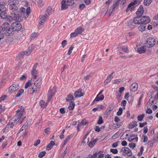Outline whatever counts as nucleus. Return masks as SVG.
I'll return each instance as SVG.
<instances>
[{
  "mask_svg": "<svg viewBox=\"0 0 158 158\" xmlns=\"http://www.w3.org/2000/svg\"><path fill=\"white\" fill-rule=\"evenodd\" d=\"M5 3V1L4 0H0V11H5L6 10Z\"/></svg>",
  "mask_w": 158,
  "mask_h": 158,
  "instance_id": "nucleus-18",
  "label": "nucleus"
},
{
  "mask_svg": "<svg viewBox=\"0 0 158 158\" xmlns=\"http://www.w3.org/2000/svg\"><path fill=\"white\" fill-rule=\"evenodd\" d=\"M37 67V64H36L33 66L32 69L31 71V74L33 78L36 79L38 76L37 71L36 70Z\"/></svg>",
  "mask_w": 158,
  "mask_h": 158,
  "instance_id": "nucleus-11",
  "label": "nucleus"
},
{
  "mask_svg": "<svg viewBox=\"0 0 158 158\" xmlns=\"http://www.w3.org/2000/svg\"><path fill=\"white\" fill-rule=\"evenodd\" d=\"M32 85L31 81V80H29L25 84V89H27L29 87Z\"/></svg>",
  "mask_w": 158,
  "mask_h": 158,
  "instance_id": "nucleus-40",
  "label": "nucleus"
},
{
  "mask_svg": "<svg viewBox=\"0 0 158 158\" xmlns=\"http://www.w3.org/2000/svg\"><path fill=\"white\" fill-rule=\"evenodd\" d=\"M119 133L117 132L112 136V138L113 139H115L118 138L119 136Z\"/></svg>",
  "mask_w": 158,
  "mask_h": 158,
  "instance_id": "nucleus-58",
  "label": "nucleus"
},
{
  "mask_svg": "<svg viewBox=\"0 0 158 158\" xmlns=\"http://www.w3.org/2000/svg\"><path fill=\"white\" fill-rule=\"evenodd\" d=\"M137 125V122L135 121H133L130 123L128 127L129 128L131 129L135 127Z\"/></svg>",
  "mask_w": 158,
  "mask_h": 158,
  "instance_id": "nucleus-27",
  "label": "nucleus"
},
{
  "mask_svg": "<svg viewBox=\"0 0 158 158\" xmlns=\"http://www.w3.org/2000/svg\"><path fill=\"white\" fill-rule=\"evenodd\" d=\"M66 1L65 0H63L61 2V10L66 9L68 6L67 4L66 3Z\"/></svg>",
  "mask_w": 158,
  "mask_h": 158,
  "instance_id": "nucleus-20",
  "label": "nucleus"
},
{
  "mask_svg": "<svg viewBox=\"0 0 158 158\" xmlns=\"http://www.w3.org/2000/svg\"><path fill=\"white\" fill-rule=\"evenodd\" d=\"M133 20H130L127 23V26L131 28H133L135 26L134 24L133 23Z\"/></svg>",
  "mask_w": 158,
  "mask_h": 158,
  "instance_id": "nucleus-29",
  "label": "nucleus"
},
{
  "mask_svg": "<svg viewBox=\"0 0 158 158\" xmlns=\"http://www.w3.org/2000/svg\"><path fill=\"white\" fill-rule=\"evenodd\" d=\"M7 96L6 95H2L1 97H0V102L2 101H4Z\"/></svg>",
  "mask_w": 158,
  "mask_h": 158,
  "instance_id": "nucleus-56",
  "label": "nucleus"
},
{
  "mask_svg": "<svg viewBox=\"0 0 158 158\" xmlns=\"http://www.w3.org/2000/svg\"><path fill=\"white\" fill-rule=\"evenodd\" d=\"M42 79L39 78L35 81L32 88H29L28 89V92L29 90H30L32 91L31 94H38L39 93L40 85L42 84Z\"/></svg>",
  "mask_w": 158,
  "mask_h": 158,
  "instance_id": "nucleus-3",
  "label": "nucleus"
},
{
  "mask_svg": "<svg viewBox=\"0 0 158 158\" xmlns=\"http://www.w3.org/2000/svg\"><path fill=\"white\" fill-rule=\"evenodd\" d=\"M110 152L113 154H116L118 153V151L116 149H111Z\"/></svg>",
  "mask_w": 158,
  "mask_h": 158,
  "instance_id": "nucleus-55",
  "label": "nucleus"
},
{
  "mask_svg": "<svg viewBox=\"0 0 158 158\" xmlns=\"http://www.w3.org/2000/svg\"><path fill=\"white\" fill-rule=\"evenodd\" d=\"M24 90L23 89H20L17 92L15 95V97H19L21 95L23 92Z\"/></svg>",
  "mask_w": 158,
  "mask_h": 158,
  "instance_id": "nucleus-37",
  "label": "nucleus"
},
{
  "mask_svg": "<svg viewBox=\"0 0 158 158\" xmlns=\"http://www.w3.org/2000/svg\"><path fill=\"white\" fill-rule=\"evenodd\" d=\"M19 88V84L17 83H15L11 85L9 88V91L10 93H12Z\"/></svg>",
  "mask_w": 158,
  "mask_h": 158,
  "instance_id": "nucleus-12",
  "label": "nucleus"
},
{
  "mask_svg": "<svg viewBox=\"0 0 158 158\" xmlns=\"http://www.w3.org/2000/svg\"><path fill=\"white\" fill-rule=\"evenodd\" d=\"M56 91V90L54 89H50L49 90L48 94V99L49 100H50L55 94Z\"/></svg>",
  "mask_w": 158,
  "mask_h": 158,
  "instance_id": "nucleus-15",
  "label": "nucleus"
},
{
  "mask_svg": "<svg viewBox=\"0 0 158 158\" xmlns=\"http://www.w3.org/2000/svg\"><path fill=\"white\" fill-rule=\"evenodd\" d=\"M123 109L122 108H120L119 109L118 111L117 112V115L118 116L121 115L122 113Z\"/></svg>",
  "mask_w": 158,
  "mask_h": 158,
  "instance_id": "nucleus-54",
  "label": "nucleus"
},
{
  "mask_svg": "<svg viewBox=\"0 0 158 158\" xmlns=\"http://www.w3.org/2000/svg\"><path fill=\"white\" fill-rule=\"evenodd\" d=\"M38 36V32H33L31 35L30 37V39L32 40L36 38Z\"/></svg>",
  "mask_w": 158,
  "mask_h": 158,
  "instance_id": "nucleus-35",
  "label": "nucleus"
},
{
  "mask_svg": "<svg viewBox=\"0 0 158 158\" xmlns=\"http://www.w3.org/2000/svg\"><path fill=\"white\" fill-rule=\"evenodd\" d=\"M1 11L0 14V16L2 19H6L7 17V15L5 11Z\"/></svg>",
  "mask_w": 158,
  "mask_h": 158,
  "instance_id": "nucleus-34",
  "label": "nucleus"
},
{
  "mask_svg": "<svg viewBox=\"0 0 158 158\" xmlns=\"http://www.w3.org/2000/svg\"><path fill=\"white\" fill-rule=\"evenodd\" d=\"M40 139L37 140L35 142L34 145L35 146H36L40 143Z\"/></svg>",
  "mask_w": 158,
  "mask_h": 158,
  "instance_id": "nucleus-62",
  "label": "nucleus"
},
{
  "mask_svg": "<svg viewBox=\"0 0 158 158\" xmlns=\"http://www.w3.org/2000/svg\"><path fill=\"white\" fill-rule=\"evenodd\" d=\"M138 88V85L137 83H132L130 86V90L131 91L135 92Z\"/></svg>",
  "mask_w": 158,
  "mask_h": 158,
  "instance_id": "nucleus-19",
  "label": "nucleus"
},
{
  "mask_svg": "<svg viewBox=\"0 0 158 158\" xmlns=\"http://www.w3.org/2000/svg\"><path fill=\"white\" fill-rule=\"evenodd\" d=\"M67 42L66 40H64L61 43V45L63 48H64L66 45Z\"/></svg>",
  "mask_w": 158,
  "mask_h": 158,
  "instance_id": "nucleus-51",
  "label": "nucleus"
},
{
  "mask_svg": "<svg viewBox=\"0 0 158 158\" xmlns=\"http://www.w3.org/2000/svg\"><path fill=\"white\" fill-rule=\"evenodd\" d=\"M46 11L48 14L52 13V8L50 6L48 7L46 9Z\"/></svg>",
  "mask_w": 158,
  "mask_h": 158,
  "instance_id": "nucleus-47",
  "label": "nucleus"
},
{
  "mask_svg": "<svg viewBox=\"0 0 158 158\" xmlns=\"http://www.w3.org/2000/svg\"><path fill=\"white\" fill-rule=\"evenodd\" d=\"M19 22L15 21V22H14L12 23L11 27L13 31V34L15 31H19L21 29L22 26Z\"/></svg>",
  "mask_w": 158,
  "mask_h": 158,
  "instance_id": "nucleus-9",
  "label": "nucleus"
},
{
  "mask_svg": "<svg viewBox=\"0 0 158 158\" xmlns=\"http://www.w3.org/2000/svg\"><path fill=\"white\" fill-rule=\"evenodd\" d=\"M154 103V101L153 100L151 101V99H150L147 104V106H151Z\"/></svg>",
  "mask_w": 158,
  "mask_h": 158,
  "instance_id": "nucleus-50",
  "label": "nucleus"
},
{
  "mask_svg": "<svg viewBox=\"0 0 158 158\" xmlns=\"http://www.w3.org/2000/svg\"><path fill=\"white\" fill-rule=\"evenodd\" d=\"M141 1V0H135L134 2L131 3L128 6L126 10V12H128L129 10L132 11L135 9V5H138Z\"/></svg>",
  "mask_w": 158,
  "mask_h": 158,
  "instance_id": "nucleus-8",
  "label": "nucleus"
},
{
  "mask_svg": "<svg viewBox=\"0 0 158 158\" xmlns=\"http://www.w3.org/2000/svg\"><path fill=\"white\" fill-rule=\"evenodd\" d=\"M46 153L45 151H42L40 152L39 154L38 157L40 158H42L45 155Z\"/></svg>",
  "mask_w": 158,
  "mask_h": 158,
  "instance_id": "nucleus-43",
  "label": "nucleus"
},
{
  "mask_svg": "<svg viewBox=\"0 0 158 158\" xmlns=\"http://www.w3.org/2000/svg\"><path fill=\"white\" fill-rule=\"evenodd\" d=\"M5 82V79H3L0 82V88H2L4 85Z\"/></svg>",
  "mask_w": 158,
  "mask_h": 158,
  "instance_id": "nucleus-48",
  "label": "nucleus"
},
{
  "mask_svg": "<svg viewBox=\"0 0 158 158\" xmlns=\"http://www.w3.org/2000/svg\"><path fill=\"white\" fill-rule=\"evenodd\" d=\"M143 98V95H142L140 97V98L139 99V102H138V105L139 107L140 105L141 102V101H142V99Z\"/></svg>",
  "mask_w": 158,
  "mask_h": 158,
  "instance_id": "nucleus-63",
  "label": "nucleus"
},
{
  "mask_svg": "<svg viewBox=\"0 0 158 158\" xmlns=\"http://www.w3.org/2000/svg\"><path fill=\"white\" fill-rule=\"evenodd\" d=\"M84 30L83 28L80 27L77 28L75 30L76 32L78 34H81Z\"/></svg>",
  "mask_w": 158,
  "mask_h": 158,
  "instance_id": "nucleus-32",
  "label": "nucleus"
},
{
  "mask_svg": "<svg viewBox=\"0 0 158 158\" xmlns=\"http://www.w3.org/2000/svg\"><path fill=\"white\" fill-rule=\"evenodd\" d=\"M75 104L73 101H71L69 103V105L68 107V108L69 110H73Z\"/></svg>",
  "mask_w": 158,
  "mask_h": 158,
  "instance_id": "nucleus-28",
  "label": "nucleus"
},
{
  "mask_svg": "<svg viewBox=\"0 0 158 158\" xmlns=\"http://www.w3.org/2000/svg\"><path fill=\"white\" fill-rule=\"evenodd\" d=\"M81 91V89H79L75 91L74 94V97L75 98H79L83 96L84 94L82 93Z\"/></svg>",
  "mask_w": 158,
  "mask_h": 158,
  "instance_id": "nucleus-17",
  "label": "nucleus"
},
{
  "mask_svg": "<svg viewBox=\"0 0 158 158\" xmlns=\"http://www.w3.org/2000/svg\"><path fill=\"white\" fill-rule=\"evenodd\" d=\"M11 10L10 15L7 17V20L10 22L13 21H20L22 20L21 16L19 15L18 10Z\"/></svg>",
  "mask_w": 158,
  "mask_h": 158,
  "instance_id": "nucleus-2",
  "label": "nucleus"
},
{
  "mask_svg": "<svg viewBox=\"0 0 158 158\" xmlns=\"http://www.w3.org/2000/svg\"><path fill=\"white\" fill-rule=\"evenodd\" d=\"M48 17V15L47 14L40 15L39 16L40 21L39 22V24L40 25H42L43 23L45 21Z\"/></svg>",
  "mask_w": 158,
  "mask_h": 158,
  "instance_id": "nucleus-13",
  "label": "nucleus"
},
{
  "mask_svg": "<svg viewBox=\"0 0 158 158\" xmlns=\"http://www.w3.org/2000/svg\"><path fill=\"white\" fill-rule=\"evenodd\" d=\"M121 0H114L113 5L111 6V8L114 9L115 7L118 6L119 3V1Z\"/></svg>",
  "mask_w": 158,
  "mask_h": 158,
  "instance_id": "nucleus-26",
  "label": "nucleus"
},
{
  "mask_svg": "<svg viewBox=\"0 0 158 158\" xmlns=\"http://www.w3.org/2000/svg\"><path fill=\"white\" fill-rule=\"evenodd\" d=\"M122 80L121 79H116L114 80L113 82V84H120L122 82Z\"/></svg>",
  "mask_w": 158,
  "mask_h": 158,
  "instance_id": "nucleus-42",
  "label": "nucleus"
},
{
  "mask_svg": "<svg viewBox=\"0 0 158 158\" xmlns=\"http://www.w3.org/2000/svg\"><path fill=\"white\" fill-rule=\"evenodd\" d=\"M74 97L72 94H70L67 95V98H66V100L67 101H72L74 100Z\"/></svg>",
  "mask_w": 158,
  "mask_h": 158,
  "instance_id": "nucleus-25",
  "label": "nucleus"
},
{
  "mask_svg": "<svg viewBox=\"0 0 158 158\" xmlns=\"http://www.w3.org/2000/svg\"><path fill=\"white\" fill-rule=\"evenodd\" d=\"M96 141V140L93 141H91L89 143V146L90 148H92L95 144V143Z\"/></svg>",
  "mask_w": 158,
  "mask_h": 158,
  "instance_id": "nucleus-44",
  "label": "nucleus"
},
{
  "mask_svg": "<svg viewBox=\"0 0 158 158\" xmlns=\"http://www.w3.org/2000/svg\"><path fill=\"white\" fill-rule=\"evenodd\" d=\"M101 98L99 99L98 96H97L95 99L92 102L93 104H94L95 102L96 101H98L99 100H103L104 98V96H101V97H100Z\"/></svg>",
  "mask_w": 158,
  "mask_h": 158,
  "instance_id": "nucleus-33",
  "label": "nucleus"
},
{
  "mask_svg": "<svg viewBox=\"0 0 158 158\" xmlns=\"http://www.w3.org/2000/svg\"><path fill=\"white\" fill-rule=\"evenodd\" d=\"M60 112L62 114H64L65 113L64 108H61L60 109Z\"/></svg>",
  "mask_w": 158,
  "mask_h": 158,
  "instance_id": "nucleus-61",
  "label": "nucleus"
},
{
  "mask_svg": "<svg viewBox=\"0 0 158 158\" xmlns=\"http://www.w3.org/2000/svg\"><path fill=\"white\" fill-rule=\"evenodd\" d=\"M77 35H78L75 31L74 32L71 33L70 34V37H71L74 38L76 37Z\"/></svg>",
  "mask_w": 158,
  "mask_h": 158,
  "instance_id": "nucleus-52",
  "label": "nucleus"
},
{
  "mask_svg": "<svg viewBox=\"0 0 158 158\" xmlns=\"http://www.w3.org/2000/svg\"><path fill=\"white\" fill-rule=\"evenodd\" d=\"M19 2L18 0H8V4L10 6V10H18Z\"/></svg>",
  "mask_w": 158,
  "mask_h": 158,
  "instance_id": "nucleus-5",
  "label": "nucleus"
},
{
  "mask_svg": "<svg viewBox=\"0 0 158 158\" xmlns=\"http://www.w3.org/2000/svg\"><path fill=\"white\" fill-rule=\"evenodd\" d=\"M129 146L130 148H134L135 147V144L134 143H130L129 144Z\"/></svg>",
  "mask_w": 158,
  "mask_h": 158,
  "instance_id": "nucleus-57",
  "label": "nucleus"
},
{
  "mask_svg": "<svg viewBox=\"0 0 158 158\" xmlns=\"http://www.w3.org/2000/svg\"><path fill=\"white\" fill-rule=\"evenodd\" d=\"M66 3L68 6H71L73 5L74 3V0H67Z\"/></svg>",
  "mask_w": 158,
  "mask_h": 158,
  "instance_id": "nucleus-39",
  "label": "nucleus"
},
{
  "mask_svg": "<svg viewBox=\"0 0 158 158\" xmlns=\"http://www.w3.org/2000/svg\"><path fill=\"white\" fill-rule=\"evenodd\" d=\"M2 30L5 32L7 36H10L13 35V31L9 23L7 22L4 23L1 26Z\"/></svg>",
  "mask_w": 158,
  "mask_h": 158,
  "instance_id": "nucleus-4",
  "label": "nucleus"
},
{
  "mask_svg": "<svg viewBox=\"0 0 158 158\" xmlns=\"http://www.w3.org/2000/svg\"><path fill=\"white\" fill-rule=\"evenodd\" d=\"M74 47L72 45L69 48L67 54L70 55L72 53V51L73 50Z\"/></svg>",
  "mask_w": 158,
  "mask_h": 158,
  "instance_id": "nucleus-46",
  "label": "nucleus"
},
{
  "mask_svg": "<svg viewBox=\"0 0 158 158\" xmlns=\"http://www.w3.org/2000/svg\"><path fill=\"white\" fill-rule=\"evenodd\" d=\"M32 51L31 48H29L26 51L22 52L21 53V55H23L28 56L30 55Z\"/></svg>",
  "mask_w": 158,
  "mask_h": 158,
  "instance_id": "nucleus-23",
  "label": "nucleus"
},
{
  "mask_svg": "<svg viewBox=\"0 0 158 158\" xmlns=\"http://www.w3.org/2000/svg\"><path fill=\"white\" fill-rule=\"evenodd\" d=\"M31 121L30 120L27 121L23 126L24 127V130H26L28 128V126L30 124Z\"/></svg>",
  "mask_w": 158,
  "mask_h": 158,
  "instance_id": "nucleus-38",
  "label": "nucleus"
},
{
  "mask_svg": "<svg viewBox=\"0 0 158 158\" xmlns=\"http://www.w3.org/2000/svg\"><path fill=\"white\" fill-rule=\"evenodd\" d=\"M152 0H144V4L145 6H149L152 2Z\"/></svg>",
  "mask_w": 158,
  "mask_h": 158,
  "instance_id": "nucleus-36",
  "label": "nucleus"
},
{
  "mask_svg": "<svg viewBox=\"0 0 158 158\" xmlns=\"http://www.w3.org/2000/svg\"><path fill=\"white\" fill-rule=\"evenodd\" d=\"M113 73V72L111 74L108 76L106 79L104 81V84L105 85L107 84L108 83L111 81V79L113 77L112 76V74Z\"/></svg>",
  "mask_w": 158,
  "mask_h": 158,
  "instance_id": "nucleus-22",
  "label": "nucleus"
},
{
  "mask_svg": "<svg viewBox=\"0 0 158 158\" xmlns=\"http://www.w3.org/2000/svg\"><path fill=\"white\" fill-rule=\"evenodd\" d=\"M144 10L142 6H140L136 12L137 17H140L143 15Z\"/></svg>",
  "mask_w": 158,
  "mask_h": 158,
  "instance_id": "nucleus-14",
  "label": "nucleus"
},
{
  "mask_svg": "<svg viewBox=\"0 0 158 158\" xmlns=\"http://www.w3.org/2000/svg\"><path fill=\"white\" fill-rule=\"evenodd\" d=\"M155 40L154 38H150L147 40L145 46L148 48L152 47L155 45Z\"/></svg>",
  "mask_w": 158,
  "mask_h": 158,
  "instance_id": "nucleus-10",
  "label": "nucleus"
},
{
  "mask_svg": "<svg viewBox=\"0 0 158 158\" xmlns=\"http://www.w3.org/2000/svg\"><path fill=\"white\" fill-rule=\"evenodd\" d=\"M103 121L102 117L100 116L99 117V119L97 122V123L99 124H101L103 123Z\"/></svg>",
  "mask_w": 158,
  "mask_h": 158,
  "instance_id": "nucleus-49",
  "label": "nucleus"
},
{
  "mask_svg": "<svg viewBox=\"0 0 158 158\" xmlns=\"http://www.w3.org/2000/svg\"><path fill=\"white\" fill-rule=\"evenodd\" d=\"M151 21L150 18L148 16H143L142 17H135L133 19V23L135 24H146Z\"/></svg>",
  "mask_w": 158,
  "mask_h": 158,
  "instance_id": "nucleus-1",
  "label": "nucleus"
},
{
  "mask_svg": "<svg viewBox=\"0 0 158 158\" xmlns=\"http://www.w3.org/2000/svg\"><path fill=\"white\" fill-rule=\"evenodd\" d=\"M13 121H12V119H11L10 120L9 123L7 125L8 126H9L10 127L12 128L13 127L14 125V123H15V122H14L15 123L13 122Z\"/></svg>",
  "mask_w": 158,
  "mask_h": 158,
  "instance_id": "nucleus-45",
  "label": "nucleus"
},
{
  "mask_svg": "<svg viewBox=\"0 0 158 158\" xmlns=\"http://www.w3.org/2000/svg\"><path fill=\"white\" fill-rule=\"evenodd\" d=\"M121 151L125 153L126 154L129 156H131L132 155V152L130 149L128 148H123L121 149Z\"/></svg>",
  "mask_w": 158,
  "mask_h": 158,
  "instance_id": "nucleus-16",
  "label": "nucleus"
},
{
  "mask_svg": "<svg viewBox=\"0 0 158 158\" xmlns=\"http://www.w3.org/2000/svg\"><path fill=\"white\" fill-rule=\"evenodd\" d=\"M19 10L21 17L27 18L30 13V9L29 7H27L26 10L25 8L22 7L20 8Z\"/></svg>",
  "mask_w": 158,
  "mask_h": 158,
  "instance_id": "nucleus-6",
  "label": "nucleus"
},
{
  "mask_svg": "<svg viewBox=\"0 0 158 158\" xmlns=\"http://www.w3.org/2000/svg\"><path fill=\"white\" fill-rule=\"evenodd\" d=\"M88 123V122L85 120H83L81 122V124L83 125H85Z\"/></svg>",
  "mask_w": 158,
  "mask_h": 158,
  "instance_id": "nucleus-59",
  "label": "nucleus"
},
{
  "mask_svg": "<svg viewBox=\"0 0 158 158\" xmlns=\"http://www.w3.org/2000/svg\"><path fill=\"white\" fill-rule=\"evenodd\" d=\"M137 52L140 54L144 53L146 51V48L144 46L141 47L137 49Z\"/></svg>",
  "mask_w": 158,
  "mask_h": 158,
  "instance_id": "nucleus-24",
  "label": "nucleus"
},
{
  "mask_svg": "<svg viewBox=\"0 0 158 158\" xmlns=\"http://www.w3.org/2000/svg\"><path fill=\"white\" fill-rule=\"evenodd\" d=\"M122 49L124 52H127L128 48L127 47L123 46L122 47Z\"/></svg>",
  "mask_w": 158,
  "mask_h": 158,
  "instance_id": "nucleus-53",
  "label": "nucleus"
},
{
  "mask_svg": "<svg viewBox=\"0 0 158 158\" xmlns=\"http://www.w3.org/2000/svg\"><path fill=\"white\" fill-rule=\"evenodd\" d=\"M24 109L21 107V108L19 109L16 111V114L12 118V120L14 122H16L17 120H19L23 114Z\"/></svg>",
  "mask_w": 158,
  "mask_h": 158,
  "instance_id": "nucleus-7",
  "label": "nucleus"
},
{
  "mask_svg": "<svg viewBox=\"0 0 158 158\" xmlns=\"http://www.w3.org/2000/svg\"><path fill=\"white\" fill-rule=\"evenodd\" d=\"M138 27V29L139 31L143 32L146 29V25L144 24H141Z\"/></svg>",
  "mask_w": 158,
  "mask_h": 158,
  "instance_id": "nucleus-30",
  "label": "nucleus"
},
{
  "mask_svg": "<svg viewBox=\"0 0 158 158\" xmlns=\"http://www.w3.org/2000/svg\"><path fill=\"white\" fill-rule=\"evenodd\" d=\"M55 144L54 142L53 141H51L48 144L46 148L47 150H50L52 148V146Z\"/></svg>",
  "mask_w": 158,
  "mask_h": 158,
  "instance_id": "nucleus-31",
  "label": "nucleus"
},
{
  "mask_svg": "<svg viewBox=\"0 0 158 158\" xmlns=\"http://www.w3.org/2000/svg\"><path fill=\"white\" fill-rule=\"evenodd\" d=\"M92 0H84V3L86 5H89L91 3Z\"/></svg>",
  "mask_w": 158,
  "mask_h": 158,
  "instance_id": "nucleus-60",
  "label": "nucleus"
},
{
  "mask_svg": "<svg viewBox=\"0 0 158 158\" xmlns=\"http://www.w3.org/2000/svg\"><path fill=\"white\" fill-rule=\"evenodd\" d=\"M147 122H144L143 123H139V127H143L144 126L147 125Z\"/></svg>",
  "mask_w": 158,
  "mask_h": 158,
  "instance_id": "nucleus-64",
  "label": "nucleus"
},
{
  "mask_svg": "<svg viewBox=\"0 0 158 158\" xmlns=\"http://www.w3.org/2000/svg\"><path fill=\"white\" fill-rule=\"evenodd\" d=\"M145 116V114H142L141 115H139L137 117V119L138 121H142L144 117Z\"/></svg>",
  "mask_w": 158,
  "mask_h": 158,
  "instance_id": "nucleus-41",
  "label": "nucleus"
},
{
  "mask_svg": "<svg viewBox=\"0 0 158 158\" xmlns=\"http://www.w3.org/2000/svg\"><path fill=\"white\" fill-rule=\"evenodd\" d=\"M49 100L48 99L47 102H45L43 100H41L40 102V106L43 108H45L49 102Z\"/></svg>",
  "mask_w": 158,
  "mask_h": 158,
  "instance_id": "nucleus-21",
  "label": "nucleus"
}]
</instances>
